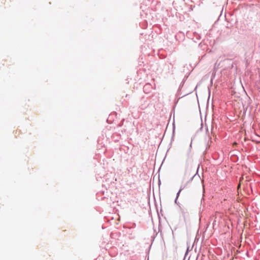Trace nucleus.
Segmentation results:
<instances>
[{
  "label": "nucleus",
  "mask_w": 260,
  "mask_h": 260,
  "mask_svg": "<svg viewBox=\"0 0 260 260\" xmlns=\"http://www.w3.org/2000/svg\"><path fill=\"white\" fill-rule=\"evenodd\" d=\"M183 188H182L181 187L180 190H179V191L177 192V196H176V198L175 199V202L176 203H177V199L179 197V194H180V193L181 192V191L183 189Z\"/></svg>",
  "instance_id": "obj_2"
},
{
  "label": "nucleus",
  "mask_w": 260,
  "mask_h": 260,
  "mask_svg": "<svg viewBox=\"0 0 260 260\" xmlns=\"http://www.w3.org/2000/svg\"><path fill=\"white\" fill-rule=\"evenodd\" d=\"M181 213H182V215L183 216L184 218H185L187 216V210L185 209L181 208Z\"/></svg>",
  "instance_id": "obj_1"
},
{
  "label": "nucleus",
  "mask_w": 260,
  "mask_h": 260,
  "mask_svg": "<svg viewBox=\"0 0 260 260\" xmlns=\"http://www.w3.org/2000/svg\"><path fill=\"white\" fill-rule=\"evenodd\" d=\"M191 144L192 143H191L190 144V149H191Z\"/></svg>",
  "instance_id": "obj_4"
},
{
  "label": "nucleus",
  "mask_w": 260,
  "mask_h": 260,
  "mask_svg": "<svg viewBox=\"0 0 260 260\" xmlns=\"http://www.w3.org/2000/svg\"><path fill=\"white\" fill-rule=\"evenodd\" d=\"M149 86V85H146L145 86H144V88H145L147 86Z\"/></svg>",
  "instance_id": "obj_3"
}]
</instances>
